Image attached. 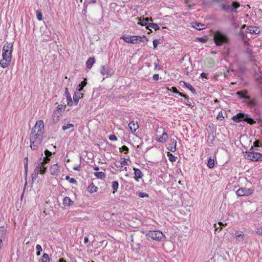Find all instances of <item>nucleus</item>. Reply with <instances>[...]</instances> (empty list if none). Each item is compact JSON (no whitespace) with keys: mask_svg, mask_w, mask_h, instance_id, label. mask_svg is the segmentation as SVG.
Returning a JSON list of instances; mask_svg holds the SVG:
<instances>
[{"mask_svg":"<svg viewBox=\"0 0 262 262\" xmlns=\"http://www.w3.org/2000/svg\"><path fill=\"white\" fill-rule=\"evenodd\" d=\"M44 123L42 120L36 122L30 135L31 148L36 150L41 144L44 134Z\"/></svg>","mask_w":262,"mask_h":262,"instance_id":"1","label":"nucleus"},{"mask_svg":"<svg viewBox=\"0 0 262 262\" xmlns=\"http://www.w3.org/2000/svg\"><path fill=\"white\" fill-rule=\"evenodd\" d=\"M13 46L11 42H7L2 50V59L0 61V65L3 68L8 67L12 61V53Z\"/></svg>","mask_w":262,"mask_h":262,"instance_id":"2","label":"nucleus"},{"mask_svg":"<svg viewBox=\"0 0 262 262\" xmlns=\"http://www.w3.org/2000/svg\"><path fill=\"white\" fill-rule=\"evenodd\" d=\"M214 41L217 46H221L229 42V38L221 31H217L214 34Z\"/></svg>","mask_w":262,"mask_h":262,"instance_id":"3","label":"nucleus"},{"mask_svg":"<svg viewBox=\"0 0 262 262\" xmlns=\"http://www.w3.org/2000/svg\"><path fill=\"white\" fill-rule=\"evenodd\" d=\"M232 119L233 121L236 122L245 121L250 125H253L256 123V122L250 117V115L242 113H239L236 116H234Z\"/></svg>","mask_w":262,"mask_h":262,"instance_id":"4","label":"nucleus"},{"mask_svg":"<svg viewBox=\"0 0 262 262\" xmlns=\"http://www.w3.org/2000/svg\"><path fill=\"white\" fill-rule=\"evenodd\" d=\"M50 161L49 157L45 156L43 157V161L40 162L38 166L35 168L34 172L35 173V178L37 177L38 173L44 174L47 170V167L45 166V163H48Z\"/></svg>","mask_w":262,"mask_h":262,"instance_id":"5","label":"nucleus"},{"mask_svg":"<svg viewBox=\"0 0 262 262\" xmlns=\"http://www.w3.org/2000/svg\"><path fill=\"white\" fill-rule=\"evenodd\" d=\"M146 235L152 239L157 241H161L164 237L163 233L159 230L149 231Z\"/></svg>","mask_w":262,"mask_h":262,"instance_id":"6","label":"nucleus"},{"mask_svg":"<svg viewBox=\"0 0 262 262\" xmlns=\"http://www.w3.org/2000/svg\"><path fill=\"white\" fill-rule=\"evenodd\" d=\"M253 192V190L250 188L241 187L236 191V194L237 196H249Z\"/></svg>","mask_w":262,"mask_h":262,"instance_id":"7","label":"nucleus"},{"mask_svg":"<svg viewBox=\"0 0 262 262\" xmlns=\"http://www.w3.org/2000/svg\"><path fill=\"white\" fill-rule=\"evenodd\" d=\"M248 160L257 161L262 160V155L259 152H249L247 155Z\"/></svg>","mask_w":262,"mask_h":262,"instance_id":"8","label":"nucleus"},{"mask_svg":"<svg viewBox=\"0 0 262 262\" xmlns=\"http://www.w3.org/2000/svg\"><path fill=\"white\" fill-rule=\"evenodd\" d=\"M147 41L148 39L145 36H132L131 43L136 44L139 42H145Z\"/></svg>","mask_w":262,"mask_h":262,"instance_id":"9","label":"nucleus"},{"mask_svg":"<svg viewBox=\"0 0 262 262\" xmlns=\"http://www.w3.org/2000/svg\"><path fill=\"white\" fill-rule=\"evenodd\" d=\"M7 231V229L4 227H0V250L3 246V241L6 237Z\"/></svg>","mask_w":262,"mask_h":262,"instance_id":"10","label":"nucleus"},{"mask_svg":"<svg viewBox=\"0 0 262 262\" xmlns=\"http://www.w3.org/2000/svg\"><path fill=\"white\" fill-rule=\"evenodd\" d=\"M136 19H138V20L137 23L138 24H139L142 26H145L146 28H147L148 24L149 23V17H137L136 18Z\"/></svg>","mask_w":262,"mask_h":262,"instance_id":"11","label":"nucleus"},{"mask_svg":"<svg viewBox=\"0 0 262 262\" xmlns=\"http://www.w3.org/2000/svg\"><path fill=\"white\" fill-rule=\"evenodd\" d=\"M82 97H83V94L81 93V91L77 90L73 95L74 103L75 105L78 104L79 100Z\"/></svg>","mask_w":262,"mask_h":262,"instance_id":"12","label":"nucleus"},{"mask_svg":"<svg viewBox=\"0 0 262 262\" xmlns=\"http://www.w3.org/2000/svg\"><path fill=\"white\" fill-rule=\"evenodd\" d=\"M61 116V113L55 110L52 115L53 122L54 123H56L60 120Z\"/></svg>","mask_w":262,"mask_h":262,"instance_id":"13","label":"nucleus"},{"mask_svg":"<svg viewBox=\"0 0 262 262\" xmlns=\"http://www.w3.org/2000/svg\"><path fill=\"white\" fill-rule=\"evenodd\" d=\"M167 139H168V135L165 132H164L162 133V135L161 136H158V135L157 136L156 140L157 141H158L159 142L164 143V142H166Z\"/></svg>","mask_w":262,"mask_h":262,"instance_id":"14","label":"nucleus"},{"mask_svg":"<svg viewBox=\"0 0 262 262\" xmlns=\"http://www.w3.org/2000/svg\"><path fill=\"white\" fill-rule=\"evenodd\" d=\"M128 127L132 132H135L139 128V125L137 121H131L128 124Z\"/></svg>","mask_w":262,"mask_h":262,"instance_id":"15","label":"nucleus"},{"mask_svg":"<svg viewBox=\"0 0 262 262\" xmlns=\"http://www.w3.org/2000/svg\"><path fill=\"white\" fill-rule=\"evenodd\" d=\"M50 173L53 175H57V174L59 172V166L58 164H55L52 165L50 169Z\"/></svg>","mask_w":262,"mask_h":262,"instance_id":"16","label":"nucleus"},{"mask_svg":"<svg viewBox=\"0 0 262 262\" xmlns=\"http://www.w3.org/2000/svg\"><path fill=\"white\" fill-rule=\"evenodd\" d=\"M134 174H135V179L136 181H138L139 179H141L143 176L141 171L136 168H134Z\"/></svg>","mask_w":262,"mask_h":262,"instance_id":"17","label":"nucleus"},{"mask_svg":"<svg viewBox=\"0 0 262 262\" xmlns=\"http://www.w3.org/2000/svg\"><path fill=\"white\" fill-rule=\"evenodd\" d=\"M247 100H248V101L247 102V103L248 105L251 107L256 106L258 104L257 100L255 98L252 99L250 98V99H247Z\"/></svg>","mask_w":262,"mask_h":262,"instance_id":"18","label":"nucleus"},{"mask_svg":"<svg viewBox=\"0 0 262 262\" xmlns=\"http://www.w3.org/2000/svg\"><path fill=\"white\" fill-rule=\"evenodd\" d=\"M74 204V202L71 200V199L68 197L66 196L64 198L63 200V205L64 206H71Z\"/></svg>","mask_w":262,"mask_h":262,"instance_id":"19","label":"nucleus"},{"mask_svg":"<svg viewBox=\"0 0 262 262\" xmlns=\"http://www.w3.org/2000/svg\"><path fill=\"white\" fill-rule=\"evenodd\" d=\"M52 34L49 31H45L42 35L43 39L46 41L51 40L52 38Z\"/></svg>","mask_w":262,"mask_h":262,"instance_id":"20","label":"nucleus"},{"mask_svg":"<svg viewBox=\"0 0 262 262\" xmlns=\"http://www.w3.org/2000/svg\"><path fill=\"white\" fill-rule=\"evenodd\" d=\"M100 73L103 75H106L107 77L110 74L111 71L109 70L108 67L102 66L101 67Z\"/></svg>","mask_w":262,"mask_h":262,"instance_id":"21","label":"nucleus"},{"mask_svg":"<svg viewBox=\"0 0 262 262\" xmlns=\"http://www.w3.org/2000/svg\"><path fill=\"white\" fill-rule=\"evenodd\" d=\"M170 91L172 92L173 93L175 94H178L179 95H180L181 97H184L186 99H188V96L183 94L182 93L180 92L177 89L176 87L172 86L171 89L170 90Z\"/></svg>","mask_w":262,"mask_h":262,"instance_id":"22","label":"nucleus"},{"mask_svg":"<svg viewBox=\"0 0 262 262\" xmlns=\"http://www.w3.org/2000/svg\"><path fill=\"white\" fill-rule=\"evenodd\" d=\"M95 62V59L94 57H90L86 62V68L91 69Z\"/></svg>","mask_w":262,"mask_h":262,"instance_id":"23","label":"nucleus"},{"mask_svg":"<svg viewBox=\"0 0 262 262\" xmlns=\"http://www.w3.org/2000/svg\"><path fill=\"white\" fill-rule=\"evenodd\" d=\"M88 190L89 191V192L92 193L96 192L98 190V188L96 186H95L93 183H91L88 186Z\"/></svg>","mask_w":262,"mask_h":262,"instance_id":"24","label":"nucleus"},{"mask_svg":"<svg viewBox=\"0 0 262 262\" xmlns=\"http://www.w3.org/2000/svg\"><path fill=\"white\" fill-rule=\"evenodd\" d=\"M240 6V4L237 2H233L232 3V5L230 7H231V11L234 12H236V9L238 8Z\"/></svg>","mask_w":262,"mask_h":262,"instance_id":"25","label":"nucleus"},{"mask_svg":"<svg viewBox=\"0 0 262 262\" xmlns=\"http://www.w3.org/2000/svg\"><path fill=\"white\" fill-rule=\"evenodd\" d=\"M94 174L97 178L100 179H104L106 177V174L103 172H95Z\"/></svg>","mask_w":262,"mask_h":262,"instance_id":"26","label":"nucleus"},{"mask_svg":"<svg viewBox=\"0 0 262 262\" xmlns=\"http://www.w3.org/2000/svg\"><path fill=\"white\" fill-rule=\"evenodd\" d=\"M193 27L198 30H201L205 29V25L202 23H195Z\"/></svg>","mask_w":262,"mask_h":262,"instance_id":"27","label":"nucleus"},{"mask_svg":"<svg viewBox=\"0 0 262 262\" xmlns=\"http://www.w3.org/2000/svg\"><path fill=\"white\" fill-rule=\"evenodd\" d=\"M247 29L249 31V32L251 34H253V33L256 34L259 32L258 28L256 27L249 26L248 27Z\"/></svg>","mask_w":262,"mask_h":262,"instance_id":"28","label":"nucleus"},{"mask_svg":"<svg viewBox=\"0 0 262 262\" xmlns=\"http://www.w3.org/2000/svg\"><path fill=\"white\" fill-rule=\"evenodd\" d=\"M122 39L125 42L131 43L132 42V36L128 35H124L120 38Z\"/></svg>","mask_w":262,"mask_h":262,"instance_id":"29","label":"nucleus"},{"mask_svg":"<svg viewBox=\"0 0 262 262\" xmlns=\"http://www.w3.org/2000/svg\"><path fill=\"white\" fill-rule=\"evenodd\" d=\"M149 27L155 29V31H157V30H158L160 29V27H159V26L157 24H155L154 23L149 22V24H148V26L146 29H148Z\"/></svg>","mask_w":262,"mask_h":262,"instance_id":"30","label":"nucleus"},{"mask_svg":"<svg viewBox=\"0 0 262 262\" xmlns=\"http://www.w3.org/2000/svg\"><path fill=\"white\" fill-rule=\"evenodd\" d=\"M119 183L117 181H114L112 182V187L113 189V193H115L118 190Z\"/></svg>","mask_w":262,"mask_h":262,"instance_id":"31","label":"nucleus"},{"mask_svg":"<svg viewBox=\"0 0 262 262\" xmlns=\"http://www.w3.org/2000/svg\"><path fill=\"white\" fill-rule=\"evenodd\" d=\"M184 85L193 94H195V90L192 87V86L189 83L183 82Z\"/></svg>","mask_w":262,"mask_h":262,"instance_id":"32","label":"nucleus"},{"mask_svg":"<svg viewBox=\"0 0 262 262\" xmlns=\"http://www.w3.org/2000/svg\"><path fill=\"white\" fill-rule=\"evenodd\" d=\"M50 258L49 255L47 253H44L41 257V259L39 260V262H49Z\"/></svg>","mask_w":262,"mask_h":262,"instance_id":"33","label":"nucleus"},{"mask_svg":"<svg viewBox=\"0 0 262 262\" xmlns=\"http://www.w3.org/2000/svg\"><path fill=\"white\" fill-rule=\"evenodd\" d=\"M236 94L238 96V97L241 98H245L246 100L250 99L249 96H247L245 94H244L243 92H237L236 93Z\"/></svg>","mask_w":262,"mask_h":262,"instance_id":"34","label":"nucleus"},{"mask_svg":"<svg viewBox=\"0 0 262 262\" xmlns=\"http://www.w3.org/2000/svg\"><path fill=\"white\" fill-rule=\"evenodd\" d=\"M243 236H244V234L243 233V232H241L240 233H238V232H236L235 233V237H236V239L239 242L243 241Z\"/></svg>","mask_w":262,"mask_h":262,"instance_id":"35","label":"nucleus"},{"mask_svg":"<svg viewBox=\"0 0 262 262\" xmlns=\"http://www.w3.org/2000/svg\"><path fill=\"white\" fill-rule=\"evenodd\" d=\"M66 106V105L59 104L57 106L56 110L55 111H58L62 114V113L64 111Z\"/></svg>","mask_w":262,"mask_h":262,"instance_id":"36","label":"nucleus"},{"mask_svg":"<svg viewBox=\"0 0 262 262\" xmlns=\"http://www.w3.org/2000/svg\"><path fill=\"white\" fill-rule=\"evenodd\" d=\"M214 166V161L213 159L210 158L207 162V166L210 168H212Z\"/></svg>","mask_w":262,"mask_h":262,"instance_id":"37","label":"nucleus"},{"mask_svg":"<svg viewBox=\"0 0 262 262\" xmlns=\"http://www.w3.org/2000/svg\"><path fill=\"white\" fill-rule=\"evenodd\" d=\"M167 156L169 157V160L170 162H175L177 159V157L174 156L173 155H172L171 153H170L168 152L167 153Z\"/></svg>","mask_w":262,"mask_h":262,"instance_id":"38","label":"nucleus"},{"mask_svg":"<svg viewBox=\"0 0 262 262\" xmlns=\"http://www.w3.org/2000/svg\"><path fill=\"white\" fill-rule=\"evenodd\" d=\"M86 84H87V82H86V81H85V80L82 81L81 82V83L80 84H79L77 90L81 91H82L83 88L86 85Z\"/></svg>","mask_w":262,"mask_h":262,"instance_id":"39","label":"nucleus"},{"mask_svg":"<svg viewBox=\"0 0 262 262\" xmlns=\"http://www.w3.org/2000/svg\"><path fill=\"white\" fill-rule=\"evenodd\" d=\"M36 13L37 19L39 21L41 20L42 19V15L41 11L39 10H37L36 12Z\"/></svg>","mask_w":262,"mask_h":262,"instance_id":"40","label":"nucleus"},{"mask_svg":"<svg viewBox=\"0 0 262 262\" xmlns=\"http://www.w3.org/2000/svg\"><path fill=\"white\" fill-rule=\"evenodd\" d=\"M67 104L69 106H72L74 103V101H73L71 96H67Z\"/></svg>","mask_w":262,"mask_h":262,"instance_id":"41","label":"nucleus"},{"mask_svg":"<svg viewBox=\"0 0 262 262\" xmlns=\"http://www.w3.org/2000/svg\"><path fill=\"white\" fill-rule=\"evenodd\" d=\"M66 180H68L72 184H76L77 181L75 179L73 178H70V176H67L66 177Z\"/></svg>","mask_w":262,"mask_h":262,"instance_id":"42","label":"nucleus"},{"mask_svg":"<svg viewBox=\"0 0 262 262\" xmlns=\"http://www.w3.org/2000/svg\"><path fill=\"white\" fill-rule=\"evenodd\" d=\"M74 127V124H71V123H69L67 125H63L62 127V129L63 130H66L68 129H69V128H70L71 127Z\"/></svg>","mask_w":262,"mask_h":262,"instance_id":"43","label":"nucleus"},{"mask_svg":"<svg viewBox=\"0 0 262 262\" xmlns=\"http://www.w3.org/2000/svg\"><path fill=\"white\" fill-rule=\"evenodd\" d=\"M137 195L139 197H140L141 198H145V197H148V195L147 193H144V192H137Z\"/></svg>","mask_w":262,"mask_h":262,"instance_id":"44","label":"nucleus"},{"mask_svg":"<svg viewBox=\"0 0 262 262\" xmlns=\"http://www.w3.org/2000/svg\"><path fill=\"white\" fill-rule=\"evenodd\" d=\"M127 162L125 158H124L123 160L119 163V165H117V167H122L123 166L127 165Z\"/></svg>","mask_w":262,"mask_h":262,"instance_id":"45","label":"nucleus"},{"mask_svg":"<svg viewBox=\"0 0 262 262\" xmlns=\"http://www.w3.org/2000/svg\"><path fill=\"white\" fill-rule=\"evenodd\" d=\"M177 138L176 136H174L173 138H171L170 140L171 145L177 146Z\"/></svg>","mask_w":262,"mask_h":262,"instance_id":"46","label":"nucleus"},{"mask_svg":"<svg viewBox=\"0 0 262 262\" xmlns=\"http://www.w3.org/2000/svg\"><path fill=\"white\" fill-rule=\"evenodd\" d=\"M196 39L203 43H205L207 41V38L206 37H199Z\"/></svg>","mask_w":262,"mask_h":262,"instance_id":"47","label":"nucleus"},{"mask_svg":"<svg viewBox=\"0 0 262 262\" xmlns=\"http://www.w3.org/2000/svg\"><path fill=\"white\" fill-rule=\"evenodd\" d=\"M120 149L121 151H123L125 154H127L129 150L128 148L125 145L122 146Z\"/></svg>","mask_w":262,"mask_h":262,"instance_id":"48","label":"nucleus"},{"mask_svg":"<svg viewBox=\"0 0 262 262\" xmlns=\"http://www.w3.org/2000/svg\"><path fill=\"white\" fill-rule=\"evenodd\" d=\"M222 8L224 10L227 11L230 8V6L229 5H225V4H222Z\"/></svg>","mask_w":262,"mask_h":262,"instance_id":"49","label":"nucleus"},{"mask_svg":"<svg viewBox=\"0 0 262 262\" xmlns=\"http://www.w3.org/2000/svg\"><path fill=\"white\" fill-rule=\"evenodd\" d=\"M167 149L172 152H174L176 150V146L173 145H169L167 147Z\"/></svg>","mask_w":262,"mask_h":262,"instance_id":"50","label":"nucleus"},{"mask_svg":"<svg viewBox=\"0 0 262 262\" xmlns=\"http://www.w3.org/2000/svg\"><path fill=\"white\" fill-rule=\"evenodd\" d=\"M253 145L254 147H259L261 146V143L259 141H255L253 143Z\"/></svg>","mask_w":262,"mask_h":262,"instance_id":"51","label":"nucleus"},{"mask_svg":"<svg viewBox=\"0 0 262 262\" xmlns=\"http://www.w3.org/2000/svg\"><path fill=\"white\" fill-rule=\"evenodd\" d=\"M160 43L159 40L158 39H154L153 40V46L154 48L155 49L157 48L158 45Z\"/></svg>","mask_w":262,"mask_h":262,"instance_id":"52","label":"nucleus"},{"mask_svg":"<svg viewBox=\"0 0 262 262\" xmlns=\"http://www.w3.org/2000/svg\"><path fill=\"white\" fill-rule=\"evenodd\" d=\"M25 160H26V162L24 164V167H25V169L26 172H27V170H28V157H26L25 158Z\"/></svg>","mask_w":262,"mask_h":262,"instance_id":"53","label":"nucleus"},{"mask_svg":"<svg viewBox=\"0 0 262 262\" xmlns=\"http://www.w3.org/2000/svg\"><path fill=\"white\" fill-rule=\"evenodd\" d=\"M109 139L111 141H117V138L114 135H111L109 136Z\"/></svg>","mask_w":262,"mask_h":262,"instance_id":"54","label":"nucleus"},{"mask_svg":"<svg viewBox=\"0 0 262 262\" xmlns=\"http://www.w3.org/2000/svg\"><path fill=\"white\" fill-rule=\"evenodd\" d=\"M256 232L258 235H262V227L257 228L256 229Z\"/></svg>","mask_w":262,"mask_h":262,"instance_id":"55","label":"nucleus"},{"mask_svg":"<svg viewBox=\"0 0 262 262\" xmlns=\"http://www.w3.org/2000/svg\"><path fill=\"white\" fill-rule=\"evenodd\" d=\"M45 154L46 156L50 157L52 155V152L50 151L48 149H46L45 151Z\"/></svg>","mask_w":262,"mask_h":262,"instance_id":"56","label":"nucleus"},{"mask_svg":"<svg viewBox=\"0 0 262 262\" xmlns=\"http://www.w3.org/2000/svg\"><path fill=\"white\" fill-rule=\"evenodd\" d=\"M159 74H155L154 76H153V79L154 80H158L159 79Z\"/></svg>","mask_w":262,"mask_h":262,"instance_id":"57","label":"nucleus"},{"mask_svg":"<svg viewBox=\"0 0 262 262\" xmlns=\"http://www.w3.org/2000/svg\"><path fill=\"white\" fill-rule=\"evenodd\" d=\"M36 249L37 251H42V248L40 245H37L36 246Z\"/></svg>","mask_w":262,"mask_h":262,"instance_id":"58","label":"nucleus"},{"mask_svg":"<svg viewBox=\"0 0 262 262\" xmlns=\"http://www.w3.org/2000/svg\"><path fill=\"white\" fill-rule=\"evenodd\" d=\"M214 227L215 228V230L216 231L218 229H220L221 230L222 229H221V227H220V226H217L216 224H214Z\"/></svg>","mask_w":262,"mask_h":262,"instance_id":"59","label":"nucleus"},{"mask_svg":"<svg viewBox=\"0 0 262 262\" xmlns=\"http://www.w3.org/2000/svg\"><path fill=\"white\" fill-rule=\"evenodd\" d=\"M201 77L203 78H207V74L205 73H202L201 74Z\"/></svg>","mask_w":262,"mask_h":262,"instance_id":"60","label":"nucleus"},{"mask_svg":"<svg viewBox=\"0 0 262 262\" xmlns=\"http://www.w3.org/2000/svg\"><path fill=\"white\" fill-rule=\"evenodd\" d=\"M80 166H75V167H73V169H74V170L79 171V170H80Z\"/></svg>","mask_w":262,"mask_h":262,"instance_id":"61","label":"nucleus"},{"mask_svg":"<svg viewBox=\"0 0 262 262\" xmlns=\"http://www.w3.org/2000/svg\"><path fill=\"white\" fill-rule=\"evenodd\" d=\"M89 242V238L88 237H85L84 239V243L85 244L88 243Z\"/></svg>","mask_w":262,"mask_h":262,"instance_id":"62","label":"nucleus"},{"mask_svg":"<svg viewBox=\"0 0 262 262\" xmlns=\"http://www.w3.org/2000/svg\"><path fill=\"white\" fill-rule=\"evenodd\" d=\"M218 225L220 226V227H221V229H222L223 226H224V224H223L222 222H219Z\"/></svg>","mask_w":262,"mask_h":262,"instance_id":"63","label":"nucleus"},{"mask_svg":"<svg viewBox=\"0 0 262 262\" xmlns=\"http://www.w3.org/2000/svg\"><path fill=\"white\" fill-rule=\"evenodd\" d=\"M58 262H66V261L63 258H60L58 260Z\"/></svg>","mask_w":262,"mask_h":262,"instance_id":"64","label":"nucleus"}]
</instances>
